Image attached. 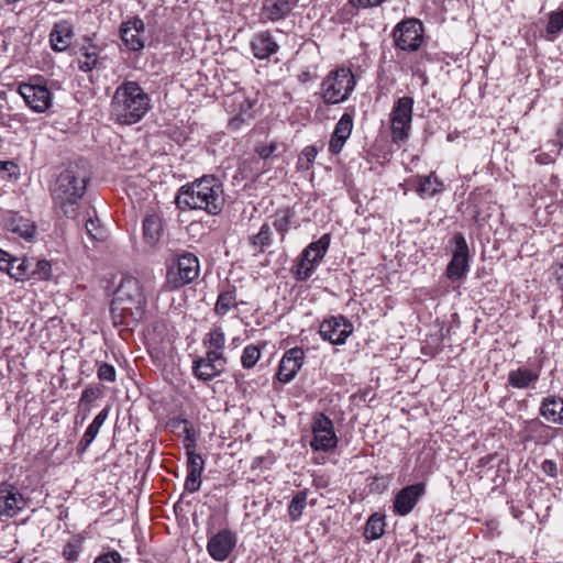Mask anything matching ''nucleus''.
I'll return each mask as SVG.
<instances>
[{"label":"nucleus","mask_w":563,"mask_h":563,"mask_svg":"<svg viewBox=\"0 0 563 563\" xmlns=\"http://www.w3.org/2000/svg\"><path fill=\"white\" fill-rule=\"evenodd\" d=\"M539 378V374L528 368H517L508 374V384L514 388H528Z\"/></svg>","instance_id":"cd10ccee"},{"label":"nucleus","mask_w":563,"mask_h":563,"mask_svg":"<svg viewBox=\"0 0 563 563\" xmlns=\"http://www.w3.org/2000/svg\"><path fill=\"white\" fill-rule=\"evenodd\" d=\"M413 99L398 98L391 109V139L395 143H404L409 137L412 121Z\"/></svg>","instance_id":"423d86ee"},{"label":"nucleus","mask_w":563,"mask_h":563,"mask_svg":"<svg viewBox=\"0 0 563 563\" xmlns=\"http://www.w3.org/2000/svg\"><path fill=\"white\" fill-rule=\"evenodd\" d=\"M102 391L98 386H89L84 389L80 404L89 405L101 396Z\"/></svg>","instance_id":"09e8293b"},{"label":"nucleus","mask_w":563,"mask_h":563,"mask_svg":"<svg viewBox=\"0 0 563 563\" xmlns=\"http://www.w3.org/2000/svg\"><path fill=\"white\" fill-rule=\"evenodd\" d=\"M384 531H385L384 518L382 516H379L378 514H374L366 521L364 537L371 541L377 540L384 534Z\"/></svg>","instance_id":"2f4dec72"},{"label":"nucleus","mask_w":563,"mask_h":563,"mask_svg":"<svg viewBox=\"0 0 563 563\" xmlns=\"http://www.w3.org/2000/svg\"><path fill=\"white\" fill-rule=\"evenodd\" d=\"M205 468V461L198 453L187 455V473L201 475Z\"/></svg>","instance_id":"79ce46f5"},{"label":"nucleus","mask_w":563,"mask_h":563,"mask_svg":"<svg viewBox=\"0 0 563 563\" xmlns=\"http://www.w3.org/2000/svg\"><path fill=\"white\" fill-rule=\"evenodd\" d=\"M59 89L58 82L37 76V112H43L52 107L54 95Z\"/></svg>","instance_id":"412c9836"},{"label":"nucleus","mask_w":563,"mask_h":563,"mask_svg":"<svg viewBox=\"0 0 563 563\" xmlns=\"http://www.w3.org/2000/svg\"><path fill=\"white\" fill-rule=\"evenodd\" d=\"M225 365L227 358L223 354L207 351L206 356L194 362L192 373L198 379L208 382L222 374Z\"/></svg>","instance_id":"f8f14e48"},{"label":"nucleus","mask_w":563,"mask_h":563,"mask_svg":"<svg viewBox=\"0 0 563 563\" xmlns=\"http://www.w3.org/2000/svg\"><path fill=\"white\" fill-rule=\"evenodd\" d=\"M251 46L254 56L260 59L269 57L278 48L277 43L273 40L268 32L256 34L251 42Z\"/></svg>","instance_id":"b1692460"},{"label":"nucleus","mask_w":563,"mask_h":563,"mask_svg":"<svg viewBox=\"0 0 563 563\" xmlns=\"http://www.w3.org/2000/svg\"><path fill=\"white\" fill-rule=\"evenodd\" d=\"M97 376L102 382L113 383L117 378L115 368L108 363H100L98 365Z\"/></svg>","instance_id":"49530a36"},{"label":"nucleus","mask_w":563,"mask_h":563,"mask_svg":"<svg viewBox=\"0 0 563 563\" xmlns=\"http://www.w3.org/2000/svg\"><path fill=\"white\" fill-rule=\"evenodd\" d=\"M183 422L185 423L184 432H185L186 437L184 439V448L186 450V454L188 455L190 453H196L195 452L196 439H195L192 428L188 426L189 423L187 420H183Z\"/></svg>","instance_id":"de8ad7c7"},{"label":"nucleus","mask_w":563,"mask_h":563,"mask_svg":"<svg viewBox=\"0 0 563 563\" xmlns=\"http://www.w3.org/2000/svg\"><path fill=\"white\" fill-rule=\"evenodd\" d=\"M84 538L71 537L63 549V558L68 562H76L82 551Z\"/></svg>","instance_id":"72a5a7b5"},{"label":"nucleus","mask_w":563,"mask_h":563,"mask_svg":"<svg viewBox=\"0 0 563 563\" xmlns=\"http://www.w3.org/2000/svg\"><path fill=\"white\" fill-rule=\"evenodd\" d=\"M350 3L354 7H367V5H371L372 7V0H350Z\"/></svg>","instance_id":"13d9d810"},{"label":"nucleus","mask_w":563,"mask_h":563,"mask_svg":"<svg viewBox=\"0 0 563 563\" xmlns=\"http://www.w3.org/2000/svg\"><path fill=\"white\" fill-rule=\"evenodd\" d=\"M203 344L207 351H213L217 354H223L222 350L225 344V335L221 327H214L205 338Z\"/></svg>","instance_id":"7c9ffc66"},{"label":"nucleus","mask_w":563,"mask_h":563,"mask_svg":"<svg viewBox=\"0 0 563 563\" xmlns=\"http://www.w3.org/2000/svg\"><path fill=\"white\" fill-rule=\"evenodd\" d=\"M330 244V236L322 235L318 241L310 243L301 253L300 260L295 265L294 274L297 280L303 282L310 278L314 272V264L321 261Z\"/></svg>","instance_id":"0eeeda50"},{"label":"nucleus","mask_w":563,"mask_h":563,"mask_svg":"<svg viewBox=\"0 0 563 563\" xmlns=\"http://www.w3.org/2000/svg\"><path fill=\"white\" fill-rule=\"evenodd\" d=\"M93 563H123L122 556L117 551H109L107 553L98 555Z\"/></svg>","instance_id":"3c124183"},{"label":"nucleus","mask_w":563,"mask_h":563,"mask_svg":"<svg viewBox=\"0 0 563 563\" xmlns=\"http://www.w3.org/2000/svg\"><path fill=\"white\" fill-rule=\"evenodd\" d=\"M292 9L290 0H265L261 11L262 21L275 22L285 18Z\"/></svg>","instance_id":"aec40b11"},{"label":"nucleus","mask_w":563,"mask_h":563,"mask_svg":"<svg viewBox=\"0 0 563 563\" xmlns=\"http://www.w3.org/2000/svg\"><path fill=\"white\" fill-rule=\"evenodd\" d=\"M52 276V265L47 261H37V277L48 280Z\"/></svg>","instance_id":"603ef678"},{"label":"nucleus","mask_w":563,"mask_h":563,"mask_svg":"<svg viewBox=\"0 0 563 563\" xmlns=\"http://www.w3.org/2000/svg\"><path fill=\"white\" fill-rule=\"evenodd\" d=\"M236 544V536L229 529H224L212 536L207 543L209 555L218 562L225 561Z\"/></svg>","instance_id":"4468645a"},{"label":"nucleus","mask_w":563,"mask_h":563,"mask_svg":"<svg viewBox=\"0 0 563 563\" xmlns=\"http://www.w3.org/2000/svg\"><path fill=\"white\" fill-rule=\"evenodd\" d=\"M302 361L303 351L301 349L294 347L287 351L279 363L277 378L283 383H289L292 380L301 368Z\"/></svg>","instance_id":"a211bd4d"},{"label":"nucleus","mask_w":563,"mask_h":563,"mask_svg":"<svg viewBox=\"0 0 563 563\" xmlns=\"http://www.w3.org/2000/svg\"><path fill=\"white\" fill-rule=\"evenodd\" d=\"M4 272L15 280H24L34 273V271L31 269L30 262L25 257H14L11 255Z\"/></svg>","instance_id":"bb28decb"},{"label":"nucleus","mask_w":563,"mask_h":563,"mask_svg":"<svg viewBox=\"0 0 563 563\" xmlns=\"http://www.w3.org/2000/svg\"><path fill=\"white\" fill-rule=\"evenodd\" d=\"M109 407L103 408L92 420V422L88 426L86 432L84 433L79 446L81 451L87 450V448L92 443V441L96 439V437L99 433L100 428L107 420L109 416Z\"/></svg>","instance_id":"a878e982"},{"label":"nucleus","mask_w":563,"mask_h":563,"mask_svg":"<svg viewBox=\"0 0 563 563\" xmlns=\"http://www.w3.org/2000/svg\"><path fill=\"white\" fill-rule=\"evenodd\" d=\"M252 108V102L249 100H244V102L241 104V112L246 113Z\"/></svg>","instance_id":"bf43d9fd"},{"label":"nucleus","mask_w":563,"mask_h":563,"mask_svg":"<svg viewBox=\"0 0 563 563\" xmlns=\"http://www.w3.org/2000/svg\"><path fill=\"white\" fill-rule=\"evenodd\" d=\"M10 257V254H8L7 252L2 251L0 249V271H5V268L8 267V260Z\"/></svg>","instance_id":"4d7b16f0"},{"label":"nucleus","mask_w":563,"mask_h":563,"mask_svg":"<svg viewBox=\"0 0 563 563\" xmlns=\"http://www.w3.org/2000/svg\"><path fill=\"white\" fill-rule=\"evenodd\" d=\"M73 34V26L69 22L56 23L49 35L52 48L57 52L65 51L70 44Z\"/></svg>","instance_id":"5701e85b"},{"label":"nucleus","mask_w":563,"mask_h":563,"mask_svg":"<svg viewBox=\"0 0 563 563\" xmlns=\"http://www.w3.org/2000/svg\"><path fill=\"white\" fill-rule=\"evenodd\" d=\"M393 38L396 47L401 51H418L423 41L422 23L415 18L399 22L393 31Z\"/></svg>","instance_id":"6e6552de"},{"label":"nucleus","mask_w":563,"mask_h":563,"mask_svg":"<svg viewBox=\"0 0 563 563\" xmlns=\"http://www.w3.org/2000/svg\"><path fill=\"white\" fill-rule=\"evenodd\" d=\"M151 109V98L136 82L125 80L111 99L110 115L119 124L131 125L141 121Z\"/></svg>","instance_id":"f257e3e1"},{"label":"nucleus","mask_w":563,"mask_h":563,"mask_svg":"<svg viewBox=\"0 0 563 563\" xmlns=\"http://www.w3.org/2000/svg\"><path fill=\"white\" fill-rule=\"evenodd\" d=\"M224 203L223 189L213 176H203L192 184L183 186L176 197L179 209H195L216 216L221 212Z\"/></svg>","instance_id":"f03ea898"},{"label":"nucleus","mask_w":563,"mask_h":563,"mask_svg":"<svg viewBox=\"0 0 563 563\" xmlns=\"http://www.w3.org/2000/svg\"><path fill=\"white\" fill-rule=\"evenodd\" d=\"M290 216L287 211H279L275 214L273 220V227L282 235V241L285 239L286 233L289 230Z\"/></svg>","instance_id":"58836bf2"},{"label":"nucleus","mask_w":563,"mask_h":563,"mask_svg":"<svg viewBox=\"0 0 563 563\" xmlns=\"http://www.w3.org/2000/svg\"><path fill=\"white\" fill-rule=\"evenodd\" d=\"M145 24L140 18H133L120 27L123 44L129 51H141L145 45Z\"/></svg>","instance_id":"2eb2a0df"},{"label":"nucleus","mask_w":563,"mask_h":563,"mask_svg":"<svg viewBox=\"0 0 563 563\" xmlns=\"http://www.w3.org/2000/svg\"><path fill=\"white\" fill-rule=\"evenodd\" d=\"M12 232L18 233L23 239L30 241L34 238L35 225L33 222H23L22 220L13 221Z\"/></svg>","instance_id":"a19ab883"},{"label":"nucleus","mask_w":563,"mask_h":563,"mask_svg":"<svg viewBox=\"0 0 563 563\" xmlns=\"http://www.w3.org/2000/svg\"><path fill=\"white\" fill-rule=\"evenodd\" d=\"M542 470L544 473H547L550 476L556 475V464L551 460H545L542 463Z\"/></svg>","instance_id":"5fc2aeb1"},{"label":"nucleus","mask_w":563,"mask_h":563,"mask_svg":"<svg viewBox=\"0 0 563 563\" xmlns=\"http://www.w3.org/2000/svg\"><path fill=\"white\" fill-rule=\"evenodd\" d=\"M201 486V475L187 473L185 481V490L188 493H196Z\"/></svg>","instance_id":"8fccbe9b"},{"label":"nucleus","mask_w":563,"mask_h":563,"mask_svg":"<svg viewBox=\"0 0 563 563\" xmlns=\"http://www.w3.org/2000/svg\"><path fill=\"white\" fill-rule=\"evenodd\" d=\"M563 29V9L553 11L549 14V22L547 25V34L554 37Z\"/></svg>","instance_id":"e433bc0d"},{"label":"nucleus","mask_w":563,"mask_h":563,"mask_svg":"<svg viewBox=\"0 0 563 563\" xmlns=\"http://www.w3.org/2000/svg\"><path fill=\"white\" fill-rule=\"evenodd\" d=\"M86 232L92 240H103L104 238V230L99 224L98 220H93L92 218H89L86 220L85 223Z\"/></svg>","instance_id":"a18cd8bd"},{"label":"nucleus","mask_w":563,"mask_h":563,"mask_svg":"<svg viewBox=\"0 0 563 563\" xmlns=\"http://www.w3.org/2000/svg\"><path fill=\"white\" fill-rule=\"evenodd\" d=\"M19 92L25 100L26 104L35 110V85L30 82H22L19 86Z\"/></svg>","instance_id":"37998d69"},{"label":"nucleus","mask_w":563,"mask_h":563,"mask_svg":"<svg viewBox=\"0 0 563 563\" xmlns=\"http://www.w3.org/2000/svg\"><path fill=\"white\" fill-rule=\"evenodd\" d=\"M199 272L198 257L192 253H185L178 257L176 267L168 271L166 283L172 289H178L194 282Z\"/></svg>","instance_id":"1a4fd4ad"},{"label":"nucleus","mask_w":563,"mask_h":563,"mask_svg":"<svg viewBox=\"0 0 563 563\" xmlns=\"http://www.w3.org/2000/svg\"><path fill=\"white\" fill-rule=\"evenodd\" d=\"M272 236L273 232L269 224L264 223L261 227L260 232L251 238V243L258 252H264L273 244Z\"/></svg>","instance_id":"473e14b6"},{"label":"nucleus","mask_w":563,"mask_h":563,"mask_svg":"<svg viewBox=\"0 0 563 563\" xmlns=\"http://www.w3.org/2000/svg\"><path fill=\"white\" fill-rule=\"evenodd\" d=\"M443 190V183L431 173L427 176H420L418 178L417 192L420 197H433Z\"/></svg>","instance_id":"c85d7f7f"},{"label":"nucleus","mask_w":563,"mask_h":563,"mask_svg":"<svg viewBox=\"0 0 563 563\" xmlns=\"http://www.w3.org/2000/svg\"><path fill=\"white\" fill-rule=\"evenodd\" d=\"M81 51L85 59H78V67L80 70L87 73L97 66L98 57L95 49L90 51L89 48L82 47Z\"/></svg>","instance_id":"ea45409f"},{"label":"nucleus","mask_w":563,"mask_h":563,"mask_svg":"<svg viewBox=\"0 0 563 563\" xmlns=\"http://www.w3.org/2000/svg\"><path fill=\"white\" fill-rule=\"evenodd\" d=\"M238 306L239 302L236 300V290L235 288H230L219 294L214 306V313L219 317H224L232 309H236Z\"/></svg>","instance_id":"c756f323"},{"label":"nucleus","mask_w":563,"mask_h":563,"mask_svg":"<svg viewBox=\"0 0 563 563\" xmlns=\"http://www.w3.org/2000/svg\"><path fill=\"white\" fill-rule=\"evenodd\" d=\"M87 175L78 164H70L57 176L52 188V196L67 218L78 214V201L87 187Z\"/></svg>","instance_id":"7ed1b4c3"},{"label":"nucleus","mask_w":563,"mask_h":563,"mask_svg":"<svg viewBox=\"0 0 563 563\" xmlns=\"http://www.w3.org/2000/svg\"><path fill=\"white\" fill-rule=\"evenodd\" d=\"M355 88V78L345 67L330 71L322 80L320 96L325 104H339L349 99Z\"/></svg>","instance_id":"39448f33"},{"label":"nucleus","mask_w":563,"mask_h":563,"mask_svg":"<svg viewBox=\"0 0 563 563\" xmlns=\"http://www.w3.org/2000/svg\"><path fill=\"white\" fill-rule=\"evenodd\" d=\"M352 324L343 317H331L321 322L319 333L332 344H343L352 333Z\"/></svg>","instance_id":"ddd939ff"},{"label":"nucleus","mask_w":563,"mask_h":563,"mask_svg":"<svg viewBox=\"0 0 563 563\" xmlns=\"http://www.w3.org/2000/svg\"><path fill=\"white\" fill-rule=\"evenodd\" d=\"M26 506V500L11 485L0 484V517L12 518Z\"/></svg>","instance_id":"dca6fc26"},{"label":"nucleus","mask_w":563,"mask_h":563,"mask_svg":"<svg viewBox=\"0 0 563 563\" xmlns=\"http://www.w3.org/2000/svg\"><path fill=\"white\" fill-rule=\"evenodd\" d=\"M318 151L314 146H306L300 153L297 162L298 170H308L312 166Z\"/></svg>","instance_id":"c9c22d12"},{"label":"nucleus","mask_w":563,"mask_h":563,"mask_svg":"<svg viewBox=\"0 0 563 563\" xmlns=\"http://www.w3.org/2000/svg\"><path fill=\"white\" fill-rule=\"evenodd\" d=\"M146 298L141 283L135 277H125L118 286L111 303L113 318L131 325L140 322L145 314Z\"/></svg>","instance_id":"20e7f679"},{"label":"nucleus","mask_w":563,"mask_h":563,"mask_svg":"<svg viewBox=\"0 0 563 563\" xmlns=\"http://www.w3.org/2000/svg\"><path fill=\"white\" fill-rule=\"evenodd\" d=\"M554 145L559 146L556 152H559L563 147V121L558 126V130H556V141H555Z\"/></svg>","instance_id":"6e6d98bb"},{"label":"nucleus","mask_w":563,"mask_h":563,"mask_svg":"<svg viewBox=\"0 0 563 563\" xmlns=\"http://www.w3.org/2000/svg\"><path fill=\"white\" fill-rule=\"evenodd\" d=\"M0 173L7 174L8 178H16L18 166L11 161H0Z\"/></svg>","instance_id":"864d4df0"},{"label":"nucleus","mask_w":563,"mask_h":563,"mask_svg":"<svg viewBox=\"0 0 563 563\" xmlns=\"http://www.w3.org/2000/svg\"><path fill=\"white\" fill-rule=\"evenodd\" d=\"M424 484L417 483L402 488L395 498L394 510L399 516L408 515L424 494Z\"/></svg>","instance_id":"f3484780"},{"label":"nucleus","mask_w":563,"mask_h":563,"mask_svg":"<svg viewBox=\"0 0 563 563\" xmlns=\"http://www.w3.org/2000/svg\"><path fill=\"white\" fill-rule=\"evenodd\" d=\"M261 357V351L255 345H247L244 347L241 362L244 368H252Z\"/></svg>","instance_id":"4c0bfd02"},{"label":"nucleus","mask_w":563,"mask_h":563,"mask_svg":"<svg viewBox=\"0 0 563 563\" xmlns=\"http://www.w3.org/2000/svg\"><path fill=\"white\" fill-rule=\"evenodd\" d=\"M384 0H372V7L374 5H378L383 2Z\"/></svg>","instance_id":"052dcab7"},{"label":"nucleus","mask_w":563,"mask_h":563,"mask_svg":"<svg viewBox=\"0 0 563 563\" xmlns=\"http://www.w3.org/2000/svg\"><path fill=\"white\" fill-rule=\"evenodd\" d=\"M282 144L276 141H272L268 144H257L255 152L263 159H268L275 156V153L279 150Z\"/></svg>","instance_id":"c03bdc74"},{"label":"nucleus","mask_w":563,"mask_h":563,"mask_svg":"<svg viewBox=\"0 0 563 563\" xmlns=\"http://www.w3.org/2000/svg\"><path fill=\"white\" fill-rule=\"evenodd\" d=\"M316 252H317V250H316V251H312V255H311V257H314V256H316Z\"/></svg>","instance_id":"680f3d73"},{"label":"nucleus","mask_w":563,"mask_h":563,"mask_svg":"<svg viewBox=\"0 0 563 563\" xmlns=\"http://www.w3.org/2000/svg\"><path fill=\"white\" fill-rule=\"evenodd\" d=\"M163 232L161 218L153 213L147 214L143 220V238L146 244L154 246L161 240Z\"/></svg>","instance_id":"393cba45"},{"label":"nucleus","mask_w":563,"mask_h":563,"mask_svg":"<svg viewBox=\"0 0 563 563\" xmlns=\"http://www.w3.org/2000/svg\"><path fill=\"white\" fill-rule=\"evenodd\" d=\"M352 129L353 118L349 113H344L336 123L329 143V151L332 154L336 155L342 151L344 143L351 135Z\"/></svg>","instance_id":"6ab92c4d"},{"label":"nucleus","mask_w":563,"mask_h":563,"mask_svg":"<svg viewBox=\"0 0 563 563\" xmlns=\"http://www.w3.org/2000/svg\"><path fill=\"white\" fill-rule=\"evenodd\" d=\"M307 496L305 493H297L288 506V514L292 521H297L306 507Z\"/></svg>","instance_id":"f704fd0d"},{"label":"nucleus","mask_w":563,"mask_h":563,"mask_svg":"<svg viewBox=\"0 0 563 563\" xmlns=\"http://www.w3.org/2000/svg\"><path fill=\"white\" fill-rule=\"evenodd\" d=\"M313 439L310 446L316 451H330L336 446L338 438L334 433L333 422L323 413H318L312 423Z\"/></svg>","instance_id":"9d476101"},{"label":"nucleus","mask_w":563,"mask_h":563,"mask_svg":"<svg viewBox=\"0 0 563 563\" xmlns=\"http://www.w3.org/2000/svg\"><path fill=\"white\" fill-rule=\"evenodd\" d=\"M454 250L452 260L446 267V277L452 282L462 279L468 272V245L462 233H456L453 238Z\"/></svg>","instance_id":"9b49d317"},{"label":"nucleus","mask_w":563,"mask_h":563,"mask_svg":"<svg viewBox=\"0 0 563 563\" xmlns=\"http://www.w3.org/2000/svg\"><path fill=\"white\" fill-rule=\"evenodd\" d=\"M540 416L549 422L563 426V398L556 396L545 397L540 406Z\"/></svg>","instance_id":"4be33fe9"}]
</instances>
